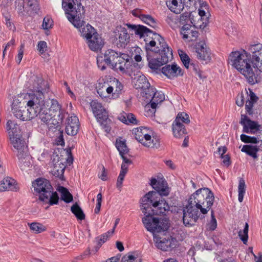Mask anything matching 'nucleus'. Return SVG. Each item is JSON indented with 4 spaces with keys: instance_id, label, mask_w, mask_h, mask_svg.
Segmentation results:
<instances>
[{
    "instance_id": "1",
    "label": "nucleus",
    "mask_w": 262,
    "mask_h": 262,
    "mask_svg": "<svg viewBox=\"0 0 262 262\" xmlns=\"http://www.w3.org/2000/svg\"><path fill=\"white\" fill-rule=\"evenodd\" d=\"M150 185L156 191H150L141 199V210L145 216L142 222L146 229L155 233L166 231L169 227V220L166 217H152L153 215H165L170 207L166 201L162 199V195L167 196L169 188L166 181L152 178Z\"/></svg>"
},
{
    "instance_id": "2",
    "label": "nucleus",
    "mask_w": 262,
    "mask_h": 262,
    "mask_svg": "<svg viewBox=\"0 0 262 262\" xmlns=\"http://www.w3.org/2000/svg\"><path fill=\"white\" fill-rule=\"evenodd\" d=\"M125 26L134 31L140 38L149 36L152 39L149 42H147V38L144 39L146 41V58L150 69L154 71L158 70L172 59V50L161 36L142 25L125 24Z\"/></svg>"
},
{
    "instance_id": "3",
    "label": "nucleus",
    "mask_w": 262,
    "mask_h": 262,
    "mask_svg": "<svg viewBox=\"0 0 262 262\" xmlns=\"http://www.w3.org/2000/svg\"><path fill=\"white\" fill-rule=\"evenodd\" d=\"M214 202V194L208 188H199L193 193L183 209V221L185 226H192L199 218H204V215L211 210V221L209 228L211 230H214L217 226L214 211L211 209Z\"/></svg>"
},
{
    "instance_id": "4",
    "label": "nucleus",
    "mask_w": 262,
    "mask_h": 262,
    "mask_svg": "<svg viewBox=\"0 0 262 262\" xmlns=\"http://www.w3.org/2000/svg\"><path fill=\"white\" fill-rule=\"evenodd\" d=\"M248 51L232 52L229 57V63L235 68L253 85L259 81L258 72L262 73V44L248 46Z\"/></svg>"
},
{
    "instance_id": "5",
    "label": "nucleus",
    "mask_w": 262,
    "mask_h": 262,
    "mask_svg": "<svg viewBox=\"0 0 262 262\" xmlns=\"http://www.w3.org/2000/svg\"><path fill=\"white\" fill-rule=\"evenodd\" d=\"M34 191L38 195V199L50 205L57 204L59 196L53 188L50 181L44 178H38L32 182Z\"/></svg>"
},
{
    "instance_id": "6",
    "label": "nucleus",
    "mask_w": 262,
    "mask_h": 262,
    "mask_svg": "<svg viewBox=\"0 0 262 262\" xmlns=\"http://www.w3.org/2000/svg\"><path fill=\"white\" fill-rule=\"evenodd\" d=\"M62 6L68 20L73 26L78 25L77 19L84 15L85 10L79 0H62Z\"/></svg>"
},
{
    "instance_id": "7",
    "label": "nucleus",
    "mask_w": 262,
    "mask_h": 262,
    "mask_svg": "<svg viewBox=\"0 0 262 262\" xmlns=\"http://www.w3.org/2000/svg\"><path fill=\"white\" fill-rule=\"evenodd\" d=\"M36 98H31L27 103L29 107L27 110L20 105L17 106L13 102L12 104V111L14 115L21 121L30 120L35 117L36 112L33 110L36 108Z\"/></svg>"
},
{
    "instance_id": "8",
    "label": "nucleus",
    "mask_w": 262,
    "mask_h": 262,
    "mask_svg": "<svg viewBox=\"0 0 262 262\" xmlns=\"http://www.w3.org/2000/svg\"><path fill=\"white\" fill-rule=\"evenodd\" d=\"M90 105L97 121L106 133H110L111 120L108 118V113L105 108L97 100H93L90 103Z\"/></svg>"
},
{
    "instance_id": "9",
    "label": "nucleus",
    "mask_w": 262,
    "mask_h": 262,
    "mask_svg": "<svg viewBox=\"0 0 262 262\" xmlns=\"http://www.w3.org/2000/svg\"><path fill=\"white\" fill-rule=\"evenodd\" d=\"M146 127L136 128L134 130L136 139L145 146L158 148L160 147L159 140L151 139V136L148 135Z\"/></svg>"
},
{
    "instance_id": "10",
    "label": "nucleus",
    "mask_w": 262,
    "mask_h": 262,
    "mask_svg": "<svg viewBox=\"0 0 262 262\" xmlns=\"http://www.w3.org/2000/svg\"><path fill=\"white\" fill-rule=\"evenodd\" d=\"M118 52L113 50H107L105 52L103 55H99L97 58V62L98 66L101 70L106 69L105 64H102L103 62L107 66L111 67L112 69L116 68V59L118 58Z\"/></svg>"
},
{
    "instance_id": "11",
    "label": "nucleus",
    "mask_w": 262,
    "mask_h": 262,
    "mask_svg": "<svg viewBox=\"0 0 262 262\" xmlns=\"http://www.w3.org/2000/svg\"><path fill=\"white\" fill-rule=\"evenodd\" d=\"M155 89L151 88L145 91V95L144 96L147 99V101H149V103L146 105V108L151 107L152 109L151 112L155 113V109L159 104H160L165 99L164 94L155 92Z\"/></svg>"
},
{
    "instance_id": "12",
    "label": "nucleus",
    "mask_w": 262,
    "mask_h": 262,
    "mask_svg": "<svg viewBox=\"0 0 262 262\" xmlns=\"http://www.w3.org/2000/svg\"><path fill=\"white\" fill-rule=\"evenodd\" d=\"M114 33L113 44L118 48H125L130 39L126 29L122 26H118Z\"/></svg>"
},
{
    "instance_id": "13",
    "label": "nucleus",
    "mask_w": 262,
    "mask_h": 262,
    "mask_svg": "<svg viewBox=\"0 0 262 262\" xmlns=\"http://www.w3.org/2000/svg\"><path fill=\"white\" fill-rule=\"evenodd\" d=\"M36 98V108H34V111L36 112L35 117L38 116L41 121L46 124L49 123L50 120L53 119L54 118L52 116V114L50 113V110L47 107H45V103H43V99L42 97Z\"/></svg>"
},
{
    "instance_id": "14",
    "label": "nucleus",
    "mask_w": 262,
    "mask_h": 262,
    "mask_svg": "<svg viewBox=\"0 0 262 262\" xmlns=\"http://www.w3.org/2000/svg\"><path fill=\"white\" fill-rule=\"evenodd\" d=\"M160 232H155L153 233L154 241L156 244V246L163 251H168L170 248H173L176 246L177 240L175 238L171 236L166 237H160L157 233Z\"/></svg>"
},
{
    "instance_id": "15",
    "label": "nucleus",
    "mask_w": 262,
    "mask_h": 262,
    "mask_svg": "<svg viewBox=\"0 0 262 262\" xmlns=\"http://www.w3.org/2000/svg\"><path fill=\"white\" fill-rule=\"evenodd\" d=\"M239 123L243 126V132L247 134H255L260 130V125L251 120L246 115L242 114Z\"/></svg>"
},
{
    "instance_id": "16",
    "label": "nucleus",
    "mask_w": 262,
    "mask_h": 262,
    "mask_svg": "<svg viewBox=\"0 0 262 262\" xmlns=\"http://www.w3.org/2000/svg\"><path fill=\"white\" fill-rule=\"evenodd\" d=\"M84 16L77 19V23L78 25L74 26L75 27L79 29V31L81 33V36L85 38L86 39L90 38L92 35L97 33L94 28L89 24L85 25V22L83 20Z\"/></svg>"
},
{
    "instance_id": "17",
    "label": "nucleus",
    "mask_w": 262,
    "mask_h": 262,
    "mask_svg": "<svg viewBox=\"0 0 262 262\" xmlns=\"http://www.w3.org/2000/svg\"><path fill=\"white\" fill-rule=\"evenodd\" d=\"M79 127V119L76 116H71L67 118L66 132L68 135H76L78 133Z\"/></svg>"
},
{
    "instance_id": "18",
    "label": "nucleus",
    "mask_w": 262,
    "mask_h": 262,
    "mask_svg": "<svg viewBox=\"0 0 262 262\" xmlns=\"http://www.w3.org/2000/svg\"><path fill=\"white\" fill-rule=\"evenodd\" d=\"M43 103H45V107H47L48 109L50 110V112L51 111L54 113L58 112V120H60L61 122H62L64 117V114L63 113V111L61 110V105L56 100L49 99L45 101L43 100Z\"/></svg>"
},
{
    "instance_id": "19",
    "label": "nucleus",
    "mask_w": 262,
    "mask_h": 262,
    "mask_svg": "<svg viewBox=\"0 0 262 262\" xmlns=\"http://www.w3.org/2000/svg\"><path fill=\"white\" fill-rule=\"evenodd\" d=\"M162 73L169 78L183 75L182 69L176 64H166L162 68Z\"/></svg>"
},
{
    "instance_id": "20",
    "label": "nucleus",
    "mask_w": 262,
    "mask_h": 262,
    "mask_svg": "<svg viewBox=\"0 0 262 262\" xmlns=\"http://www.w3.org/2000/svg\"><path fill=\"white\" fill-rule=\"evenodd\" d=\"M17 156L18 159V166L22 171H27L32 167L31 157L28 151L26 152L17 154Z\"/></svg>"
},
{
    "instance_id": "21",
    "label": "nucleus",
    "mask_w": 262,
    "mask_h": 262,
    "mask_svg": "<svg viewBox=\"0 0 262 262\" xmlns=\"http://www.w3.org/2000/svg\"><path fill=\"white\" fill-rule=\"evenodd\" d=\"M86 40L89 47L92 51H97L101 49L103 46V41L97 33L92 35Z\"/></svg>"
},
{
    "instance_id": "22",
    "label": "nucleus",
    "mask_w": 262,
    "mask_h": 262,
    "mask_svg": "<svg viewBox=\"0 0 262 262\" xmlns=\"http://www.w3.org/2000/svg\"><path fill=\"white\" fill-rule=\"evenodd\" d=\"M197 57L199 59L208 61L211 59L209 49L204 43H199L196 48Z\"/></svg>"
},
{
    "instance_id": "23",
    "label": "nucleus",
    "mask_w": 262,
    "mask_h": 262,
    "mask_svg": "<svg viewBox=\"0 0 262 262\" xmlns=\"http://www.w3.org/2000/svg\"><path fill=\"white\" fill-rule=\"evenodd\" d=\"M135 85L136 89L143 90V96L145 95V91L150 89V85L147 78L143 75H140L136 79L134 78Z\"/></svg>"
},
{
    "instance_id": "24",
    "label": "nucleus",
    "mask_w": 262,
    "mask_h": 262,
    "mask_svg": "<svg viewBox=\"0 0 262 262\" xmlns=\"http://www.w3.org/2000/svg\"><path fill=\"white\" fill-rule=\"evenodd\" d=\"M13 147L18 150V154L26 152L28 151V147L24 139L21 136L10 137Z\"/></svg>"
},
{
    "instance_id": "25",
    "label": "nucleus",
    "mask_w": 262,
    "mask_h": 262,
    "mask_svg": "<svg viewBox=\"0 0 262 262\" xmlns=\"http://www.w3.org/2000/svg\"><path fill=\"white\" fill-rule=\"evenodd\" d=\"M59 156L58 155H56L55 157L53 159V163L54 164V167L55 171L58 173V175H60V177H63V172L66 168L64 163L66 162V159L63 158Z\"/></svg>"
},
{
    "instance_id": "26",
    "label": "nucleus",
    "mask_w": 262,
    "mask_h": 262,
    "mask_svg": "<svg viewBox=\"0 0 262 262\" xmlns=\"http://www.w3.org/2000/svg\"><path fill=\"white\" fill-rule=\"evenodd\" d=\"M123 85L117 79L114 78L111 84L106 89V91L108 94L113 93V95H116L117 96L123 89Z\"/></svg>"
},
{
    "instance_id": "27",
    "label": "nucleus",
    "mask_w": 262,
    "mask_h": 262,
    "mask_svg": "<svg viewBox=\"0 0 262 262\" xmlns=\"http://www.w3.org/2000/svg\"><path fill=\"white\" fill-rule=\"evenodd\" d=\"M34 82L33 84V91L35 92V94L32 96V98L37 97H42L43 98V95L42 93V85L44 84V81L40 78L36 77L34 79Z\"/></svg>"
},
{
    "instance_id": "28",
    "label": "nucleus",
    "mask_w": 262,
    "mask_h": 262,
    "mask_svg": "<svg viewBox=\"0 0 262 262\" xmlns=\"http://www.w3.org/2000/svg\"><path fill=\"white\" fill-rule=\"evenodd\" d=\"M258 98L252 91H250V94L248 99L246 101L245 110L247 114L251 115L253 114V106L255 103L257 102Z\"/></svg>"
},
{
    "instance_id": "29",
    "label": "nucleus",
    "mask_w": 262,
    "mask_h": 262,
    "mask_svg": "<svg viewBox=\"0 0 262 262\" xmlns=\"http://www.w3.org/2000/svg\"><path fill=\"white\" fill-rule=\"evenodd\" d=\"M172 128L173 135L176 138H181L187 134L185 125L181 122L174 121L172 125Z\"/></svg>"
},
{
    "instance_id": "30",
    "label": "nucleus",
    "mask_w": 262,
    "mask_h": 262,
    "mask_svg": "<svg viewBox=\"0 0 262 262\" xmlns=\"http://www.w3.org/2000/svg\"><path fill=\"white\" fill-rule=\"evenodd\" d=\"M59 120L54 118L46 124L47 126L48 132L49 135L54 136V134L61 129Z\"/></svg>"
},
{
    "instance_id": "31",
    "label": "nucleus",
    "mask_w": 262,
    "mask_h": 262,
    "mask_svg": "<svg viewBox=\"0 0 262 262\" xmlns=\"http://www.w3.org/2000/svg\"><path fill=\"white\" fill-rule=\"evenodd\" d=\"M259 150V147L258 146L247 144L243 146L241 151L255 159L258 158L257 153Z\"/></svg>"
},
{
    "instance_id": "32",
    "label": "nucleus",
    "mask_w": 262,
    "mask_h": 262,
    "mask_svg": "<svg viewBox=\"0 0 262 262\" xmlns=\"http://www.w3.org/2000/svg\"><path fill=\"white\" fill-rule=\"evenodd\" d=\"M7 128L10 137L20 136L19 134L20 132V128L17 123H15L13 121L9 120L7 121Z\"/></svg>"
},
{
    "instance_id": "33",
    "label": "nucleus",
    "mask_w": 262,
    "mask_h": 262,
    "mask_svg": "<svg viewBox=\"0 0 262 262\" xmlns=\"http://www.w3.org/2000/svg\"><path fill=\"white\" fill-rule=\"evenodd\" d=\"M120 120L125 124H138V120L136 119L135 116L132 113H125L120 117Z\"/></svg>"
},
{
    "instance_id": "34",
    "label": "nucleus",
    "mask_w": 262,
    "mask_h": 262,
    "mask_svg": "<svg viewBox=\"0 0 262 262\" xmlns=\"http://www.w3.org/2000/svg\"><path fill=\"white\" fill-rule=\"evenodd\" d=\"M57 190L61 193V199L62 200L67 203L72 201L73 196L66 188L63 186H59Z\"/></svg>"
},
{
    "instance_id": "35",
    "label": "nucleus",
    "mask_w": 262,
    "mask_h": 262,
    "mask_svg": "<svg viewBox=\"0 0 262 262\" xmlns=\"http://www.w3.org/2000/svg\"><path fill=\"white\" fill-rule=\"evenodd\" d=\"M71 212L75 215L78 220H83L85 219V214L80 207L77 204H74L71 208Z\"/></svg>"
},
{
    "instance_id": "36",
    "label": "nucleus",
    "mask_w": 262,
    "mask_h": 262,
    "mask_svg": "<svg viewBox=\"0 0 262 262\" xmlns=\"http://www.w3.org/2000/svg\"><path fill=\"white\" fill-rule=\"evenodd\" d=\"M116 147L119 152L120 155H127L129 152V149L127 147L125 140L117 139L116 141Z\"/></svg>"
},
{
    "instance_id": "37",
    "label": "nucleus",
    "mask_w": 262,
    "mask_h": 262,
    "mask_svg": "<svg viewBox=\"0 0 262 262\" xmlns=\"http://www.w3.org/2000/svg\"><path fill=\"white\" fill-rule=\"evenodd\" d=\"M227 150L226 146H221L218 148L217 152L221 155V158L223 159V163L225 165L229 166L231 164L230 157L228 155H224Z\"/></svg>"
},
{
    "instance_id": "38",
    "label": "nucleus",
    "mask_w": 262,
    "mask_h": 262,
    "mask_svg": "<svg viewBox=\"0 0 262 262\" xmlns=\"http://www.w3.org/2000/svg\"><path fill=\"white\" fill-rule=\"evenodd\" d=\"M246 191V185L245 180L243 179H241L239 181L238 186V201L239 202H242L243 201L244 195Z\"/></svg>"
},
{
    "instance_id": "39",
    "label": "nucleus",
    "mask_w": 262,
    "mask_h": 262,
    "mask_svg": "<svg viewBox=\"0 0 262 262\" xmlns=\"http://www.w3.org/2000/svg\"><path fill=\"white\" fill-rule=\"evenodd\" d=\"M30 229L36 233H41L46 230V228L39 223H28Z\"/></svg>"
},
{
    "instance_id": "40",
    "label": "nucleus",
    "mask_w": 262,
    "mask_h": 262,
    "mask_svg": "<svg viewBox=\"0 0 262 262\" xmlns=\"http://www.w3.org/2000/svg\"><path fill=\"white\" fill-rule=\"evenodd\" d=\"M240 138L241 141L245 143L257 144L259 141L261 142V140H259L255 137H251L245 134H242Z\"/></svg>"
},
{
    "instance_id": "41",
    "label": "nucleus",
    "mask_w": 262,
    "mask_h": 262,
    "mask_svg": "<svg viewBox=\"0 0 262 262\" xmlns=\"http://www.w3.org/2000/svg\"><path fill=\"white\" fill-rule=\"evenodd\" d=\"M141 20L145 24L152 28H155L157 26L155 19L149 14H143V15L141 16Z\"/></svg>"
},
{
    "instance_id": "42",
    "label": "nucleus",
    "mask_w": 262,
    "mask_h": 262,
    "mask_svg": "<svg viewBox=\"0 0 262 262\" xmlns=\"http://www.w3.org/2000/svg\"><path fill=\"white\" fill-rule=\"evenodd\" d=\"M174 121L182 123L188 124L190 123L189 115L185 112L178 113Z\"/></svg>"
},
{
    "instance_id": "43",
    "label": "nucleus",
    "mask_w": 262,
    "mask_h": 262,
    "mask_svg": "<svg viewBox=\"0 0 262 262\" xmlns=\"http://www.w3.org/2000/svg\"><path fill=\"white\" fill-rule=\"evenodd\" d=\"M167 6L169 7V9L171 11H173L175 14H178L180 13L181 6L178 5V2L177 0H171L167 2Z\"/></svg>"
},
{
    "instance_id": "44",
    "label": "nucleus",
    "mask_w": 262,
    "mask_h": 262,
    "mask_svg": "<svg viewBox=\"0 0 262 262\" xmlns=\"http://www.w3.org/2000/svg\"><path fill=\"white\" fill-rule=\"evenodd\" d=\"M248 229H249V225H248V223H246L243 230V231L240 230L238 232V236L244 244H246L247 243V241H248Z\"/></svg>"
},
{
    "instance_id": "45",
    "label": "nucleus",
    "mask_w": 262,
    "mask_h": 262,
    "mask_svg": "<svg viewBox=\"0 0 262 262\" xmlns=\"http://www.w3.org/2000/svg\"><path fill=\"white\" fill-rule=\"evenodd\" d=\"M166 23L172 28L174 27L178 22V16L173 14L170 13L168 14L165 19Z\"/></svg>"
},
{
    "instance_id": "46",
    "label": "nucleus",
    "mask_w": 262,
    "mask_h": 262,
    "mask_svg": "<svg viewBox=\"0 0 262 262\" xmlns=\"http://www.w3.org/2000/svg\"><path fill=\"white\" fill-rule=\"evenodd\" d=\"M116 68H114L113 69H119L121 72H125V66L126 64V61H125L119 55L118 53V58L116 59Z\"/></svg>"
},
{
    "instance_id": "47",
    "label": "nucleus",
    "mask_w": 262,
    "mask_h": 262,
    "mask_svg": "<svg viewBox=\"0 0 262 262\" xmlns=\"http://www.w3.org/2000/svg\"><path fill=\"white\" fill-rule=\"evenodd\" d=\"M191 27L192 26L189 24H185L182 27L181 34L183 35V39L188 38Z\"/></svg>"
},
{
    "instance_id": "48",
    "label": "nucleus",
    "mask_w": 262,
    "mask_h": 262,
    "mask_svg": "<svg viewBox=\"0 0 262 262\" xmlns=\"http://www.w3.org/2000/svg\"><path fill=\"white\" fill-rule=\"evenodd\" d=\"M179 54L181 59L186 68L189 67L190 58L189 56L182 51H179Z\"/></svg>"
},
{
    "instance_id": "49",
    "label": "nucleus",
    "mask_w": 262,
    "mask_h": 262,
    "mask_svg": "<svg viewBox=\"0 0 262 262\" xmlns=\"http://www.w3.org/2000/svg\"><path fill=\"white\" fill-rule=\"evenodd\" d=\"M6 183H7L6 184L7 185L8 190L10 191H16L17 187L15 185V181L11 179L10 178H6Z\"/></svg>"
},
{
    "instance_id": "50",
    "label": "nucleus",
    "mask_w": 262,
    "mask_h": 262,
    "mask_svg": "<svg viewBox=\"0 0 262 262\" xmlns=\"http://www.w3.org/2000/svg\"><path fill=\"white\" fill-rule=\"evenodd\" d=\"M15 3V6L19 13H23L25 11V9L27 8L25 5L26 4L25 0H16Z\"/></svg>"
},
{
    "instance_id": "51",
    "label": "nucleus",
    "mask_w": 262,
    "mask_h": 262,
    "mask_svg": "<svg viewBox=\"0 0 262 262\" xmlns=\"http://www.w3.org/2000/svg\"><path fill=\"white\" fill-rule=\"evenodd\" d=\"M63 130L61 129L59 132H57L56 133L54 134V135H55L56 136V142L57 144L59 145H64V141L63 139Z\"/></svg>"
},
{
    "instance_id": "52",
    "label": "nucleus",
    "mask_w": 262,
    "mask_h": 262,
    "mask_svg": "<svg viewBox=\"0 0 262 262\" xmlns=\"http://www.w3.org/2000/svg\"><path fill=\"white\" fill-rule=\"evenodd\" d=\"M121 262H141V259L133 255H125L122 258Z\"/></svg>"
},
{
    "instance_id": "53",
    "label": "nucleus",
    "mask_w": 262,
    "mask_h": 262,
    "mask_svg": "<svg viewBox=\"0 0 262 262\" xmlns=\"http://www.w3.org/2000/svg\"><path fill=\"white\" fill-rule=\"evenodd\" d=\"M26 7H29L33 11L38 9V4L36 0H25Z\"/></svg>"
},
{
    "instance_id": "54",
    "label": "nucleus",
    "mask_w": 262,
    "mask_h": 262,
    "mask_svg": "<svg viewBox=\"0 0 262 262\" xmlns=\"http://www.w3.org/2000/svg\"><path fill=\"white\" fill-rule=\"evenodd\" d=\"M53 23L52 19L49 17H45L42 25V28L46 30L51 28L53 26Z\"/></svg>"
},
{
    "instance_id": "55",
    "label": "nucleus",
    "mask_w": 262,
    "mask_h": 262,
    "mask_svg": "<svg viewBox=\"0 0 262 262\" xmlns=\"http://www.w3.org/2000/svg\"><path fill=\"white\" fill-rule=\"evenodd\" d=\"M47 48L46 42L45 41H40L38 42L37 45V50L41 53L42 54L46 52Z\"/></svg>"
},
{
    "instance_id": "56",
    "label": "nucleus",
    "mask_w": 262,
    "mask_h": 262,
    "mask_svg": "<svg viewBox=\"0 0 262 262\" xmlns=\"http://www.w3.org/2000/svg\"><path fill=\"white\" fill-rule=\"evenodd\" d=\"M25 45L24 44H21L19 49L18 50V53L16 57V62L19 64L22 60L24 55Z\"/></svg>"
},
{
    "instance_id": "57",
    "label": "nucleus",
    "mask_w": 262,
    "mask_h": 262,
    "mask_svg": "<svg viewBox=\"0 0 262 262\" xmlns=\"http://www.w3.org/2000/svg\"><path fill=\"white\" fill-rule=\"evenodd\" d=\"M236 104L238 106H242L244 104V96L243 93L238 94L236 97Z\"/></svg>"
},
{
    "instance_id": "58",
    "label": "nucleus",
    "mask_w": 262,
    "mask_h": 262,
    "mask_svg": "<svg viewBox=\"0 0 262 262\" xmlns=\"http://www.w3.org/2000/svg\"><path fill=\"white\" fill-rule=\"evenodd\" d=\"M125 176V174L122 173L120 172L119 175L118 177L117 183H116V186H117V188H121V187L122 186V182L124 180Z\"/></svg>"
},
{
    "instance_id": "59",
    "label": "nucleus",
    "mask_w": 262,
    "mask_h": 262,
    "mask_svg": "<svg viewBox=\"0 0 262 262\" xmlns=\"http://www.w3.org/2000/svg\"><path fill=\"white\" fill-rule=\"evenodd\" d=\"M6 178L0 182V192L8 190L7 183H6Z\"/></svg>"
},
{
    "instance_id": "60",
    "label": "nucleus",
    "mask_w": 262,
    "mask_h": 262,
    "mask_svg": "<svg viewBox=\"0 0 262 262\" xmlns=\"http://www.w3.org/2000/svg\"><path fill=\"white\" fill-rule=\"evenodd\" d=\"M132 13L134 16L139 17L140 19H141V16L144 14L142 13V11L139 9H135L132 11Z\"/></svg>"
},
{
    "instance_id": "61",
    "label": "nucleus",
    "mask_w": 262,
    "mask_h": 262,
    "mask_svg": "<svg viewBox=\"0 0 262 262\" xmlns=\"http://www.w3.org/2000/svg\"><path fill=\"white\" fill-rule=\"evenodd\" d=\"M108 238V235H107V234H104L101 235L100 237H98L97 238V239L98 240V242H100L101 243V245L105 243L107 238Z\"/></svg>"
},
{
    "instance_id": "62",
    "label": "nucleus",
    "mask_w": 262,
    "mask_h": 262,
    "mask_svg": "<svg viewBox=\"0 0 262 262\" xmlns=\"http://www.w3.org/2000/svg\"><path fill=\"white\" fill-rule=\"evenodd\" d=\"M15 40L14 39L11 40L9 42L7 43L3 51V56H5V55L6 54L7 50L9 49V47L10 46H13Z\"/></svg>"
},
{
    "instance_id": "63",
    "label": "nucleus",
    "mask_w": 262,
    "mask_h": 262,
    "mask_svg": "<svg viewBox=\"0 0 262 262\" xmlns=\"http://www.w3.org/2000/svg\"><path fill=\"white\" fill-rule=\"evenodd\" d=\"M128 164H122L121 166L120 173L125 174L127 173L128 170Z\"/></svg>"
},
{
    "instance_id": "64",
    "label": "nucleus",
    "mask_w": 262,
    "mask_h": 262,
    "mask_svg": "<svg viewBox=\"0 0 262 262\" xmlns=\"http://www.w3.org/2000/svg\"><path fill=\"white\" fill-rule=\"evenodd\" d=\"M123 160L122 164H127L128 165L132 164V161L125 156V155H122L120 156Z\"/></svg>"
}]
</instances>
